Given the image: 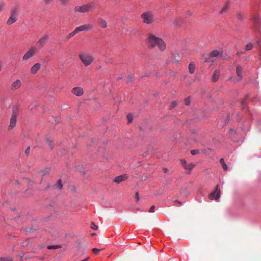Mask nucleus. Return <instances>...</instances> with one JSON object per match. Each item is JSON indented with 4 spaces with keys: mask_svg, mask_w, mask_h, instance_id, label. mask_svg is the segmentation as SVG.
Here are the masks:
<instances>
[{
    "mask_svg": "<svg viewBox=\"0 0 261 261\" xmlns=\"http://www.w3.org/2000/svg\"><path fill=\"white\" fill-rule=\"evenodd\" d=\"M135 197H136L137 201H139V193L138 192H137L136 193Z\"/></svg>",
    "mask_w": 261,
    "mask_h": 261,
    "instance_id": "obj_43",
    "label": "nucleus"
},
{
    "mask_svg": "<svg viewBox=\"0 0 261 261\" xmlns=\"http://www.w3.org/2000/svg\"><path fill=\"white\" fill-rule=\"evenodd\" d=\"M97 23L102 28H106L107 27V23L106 21L102 18H99L98 19Z\"/></svg>",
    "mask_w": 261,
    "mask_h": 261,
    "instance_id": "obj_16",
    "label": "nucleus"
},
{
    "mask_svg": "<svg viewBox=\"0 0 261 261\" xmlns=\"http://www.w3.org/2000/svg\"><path fill=\"white\" fill-rule=\"evenodd\" d=\"M242 71V67L239 65L237 66V68H236V72H237V76L239 78V80H240L242 79V75H241Z\"/></svg>",
    "mask_w": 261,
    "mask_h": 261,
    "instance_id": "obj_21",
    "label": "nucleus"
},
{
    "mask_svg": "<svg viewBox=\"0 0 261 261\" xmlns=\"http://www.w3.org/2000/svg\"><path fill=\"white\" fill-rule=\"evenodd\" d=\"M92 27L89 24H84L75 28L77 33L81 31H88L91 30Z\"/></svg>",
    "mask_w": 261,
    "mask_h": 261,
    "instance_id": "obj_9",
    "label": "nucleus"
},
{
    "mask_svg": "<svg viewBox=\"0 0 261 261\" xmlns=\"http://www.w3.org/2000/svg\"><path fill=\"white\" fill-rule=\"evenodd\" d=\"M141 18L143 21L146 24H151L154 21V15L151 11L145 12L142 14Z\"/></svg>",
    "mask_w": 261,
    "mask_h": 261,
    "instance_id": "obj_4",
    "label": "nucleus"
},
{
    "mask_svg": "<svg viewBox=\"0 0 261 261\" xmlns=\"http://www.w3.org/2000/svg\"><path fill=\"white\" fill-rule=\"evenodd\" d=\"M181 23V20L179 19H176L174 20V23L176 25H179Z\"/></svg>",
    "mask_w": 261,
    "mask_h": 261,
    "instance_id": "obj_35",
    "label": "nucleus"
},
{
    "mask_svg": "<svg viewBox=\"0 0 261 261\" xmlns=\"http://www.w3.org/2000/svg\"><path fill=\"white\" fill-rule=\"evenodd\" d=\"M189 70L190 73L193 74L194 72L195 66L193 63H191L189 65Z\"/></svg>",
    "mask_w": 261,
    "mask_h": 261,
    "instance_id": "obj_23",
    "label": "nucleus"
},
{
    "mask_svg": "<svg viewBox=\"0 0 261 261\" xmlns=\"http://www.w3.org/2000/svg\"><path fill=\"white\" fill-rule=\"evenodd\" d=\"M17 116V112L16 111H13L10 118V124L8 126V129H12L13 128L15 127L16 124Z\"/></svg>",
    "mask_w": 261,
    "mask_h": 261,
    "instance_id": "obj_5",
    "label": "nucleus"
},
{
    "mask_svg": "<svg viewBox=\"0 0 261 261\" xmlns=\"http://www.w3.org/2000/svg\"><path fill=\"white\" fill-rule=\"evenodd\" d=\"M229 8V3L228 2H227L225 3V5L222 8V9H221V10L220 11V13L222 14L226 13L228 11Z\"/></svg>",
    "mask_w": 261,
    "mask_h": 261,
    "instance_id": "obj_19",
    "label": "nucleus"
},
{
    "mask_svg": "<svg viewBox=\"0 0 261 261\" xmlns=\"http://www.w3.org/2000/svg\"><path fill=\"white\" fill-rule=\"evenodd\" d=\"M55 188L61 189L62 187V184L61 180H58L57 184L54 185Z\"/></svg>",
    "mask_w": 261,
    "mask_h": 261,
    "instance_id": "obj_29",
    "label": "nucleus"
},
{
    "mask_svg": "<svg viewBox=\"0 0 261 261\" xmlns=\"http://www.w3.org/2000/svg\"><path fill=\"white\" fill-rule=\"evenodd\" d=\"M164 172H165V173L167 172V169H166V168H164Z\"/></svg>",
    "mask_w": 261,
    "mask_h": 261,
    "instance_id": "obj_50",
    "label": "nucleus"
},
{
    "mask_svg": "<svg viewBox=\"0 0 261 261\" xmlns=\"http://www.w3.org/2000/svg\"><path fill=\"white\" fill-rule=\"evenodd\" d=\"M190 103V100L189 98H187L185 99V104L187 106L189 105Z\"/></svg>",
    "mask_w": 261,
    "mask_h": 261,
    "instance_id": "obj_40",
    "label": "nucleus"
},
{
    "mask_svg": "<svg viewBox=\"0 0 261 261\" xmlns=\"http://www.w3.org/2000/svg\"><path fill=\"white\" fill-rule=\"evenodd\" d=\"M22 85L21 82L20 80L17 79L13 82L11 85V89L12 90H16L19 88Z\"/></svg>",
    "mask_w": 261,
    "mask_h": 261,
    "instance_id": "obj_10",
    "label": "nucleus"
},
{
    "mask_svg": "<svg viewBox=\"0 0 261 261\" xmlns=\"http://www.w3.org/2000/svg\"><path fill=\"white\" fill-rule=\"evenodd\" d=\"M155 206L153 205L151 206V207L149 210L150 212H154L155 211Z\"/></svg>",
    "mask_w": 261,
    "mask_h": 261,
    "instance_id": "obj_41",
    "label": "nucleus"
},
{
    "mask_svg": "<svg viewBox=\"0 0 261 261\" xmlns=\"http://www.w3.org/2000/svg\"><path fill=\"white\" fill-rule=\"evenodd\" d=\"M253 48V45L251 43H249L248 44H247L246 46H245V50L246 51H248V50H251Z\"/></svg>",
    "mask_w": 261,
    "mask_h": 261,
    "instance_id": "obj_30",
    "label": "nucleus"
},
{
    "mask_svg": "<svg viewBox=\"0 0 261 261\" xmlns=\"http://www.w3.org/2000/svg\"><path fill=\"white\" fill-rule=\"evenodd\" d=\"M187 14L190 16L192 15V12L190 11H188Z\"/></svg>",
    "mask_w": 261,
    "mask_h": 261,
    "instance_id": "obj_47",
    "label": "nucleus"
},
{
    "mask_svg": "<svg viewBox=\"0 0 261 261\" xmlns=\"http://www.w3.org/2000/svg\"><path fill=\"white\" fill-rule=\"evenodd\" d=\"M127 118L128 119V123H131L132 121H133V118L132 115L131 114H128Z\"/></svg>",
    "mask_w": 261,
    "mask_h": 261,
    "instance_id": "obj_33",
    "label": "nucleus"
},
{
    "mask_svg": "<svg viewBox=\"0 0 261 261\" xmlns=\"http://www.w3.org/2000/svg\"><path fill=\"white\" fill-rule=\"evenodd\" d=\"M47 172H45V171H41L40 172V174H41L42 176H43V175H45L46 174Z\"/></svg>",
    "mask_w": 261,
    "mask_h": 261,
    "instance_id": "obj_46",
    "label": "nucleus"
},
{
    "mask_svg": "<svg viewBox=\"0 0 261 261\" xmlns=\"http://www.w3.org/2000/svg\"><path fill=\"white\" fill-rule=\"evenodd\" d=\"M72 93L77 96H80L83 94V90L82 88L76 87L73 88Z\"/></svg>",
    "mask_w": 261,
    "mask_h": 261,
    "instance_id": "obj_14",
    "label": "nucleus"
},
{
    "mask_svg": "<svg viewBox=\"0 0 261 261\" xmlns=\"http://www.w3.org/2000/svg\"><path fill=\"white\" fill-rule=\"evenodd\" d=\"M6 3L4 1H0V13H2L5 10Z\"/></svg>",
    "mask_w": 261,
    "mask_h": 261,
    "instance_id": "obj_22",
    "label": "nucleus"
},
{
    "mask_svg": "<svg viewBox=\"0 0 261 261\" xmlns=\"http://www.w3.org/2000/svg\"><path fill=\"white\" fill-rule=\"evenodd\" d=\"M79 57L86 67L90 65L94 59V57L91 54L87 53H82L80 54Z\"/></svg>",
    "mask_w": 261,
    "mask_h": 261,
    "instance_id": "obj_3",
    "label": "nucleus"
},
{
    "mask_svg": "<svg viewBox=\"0 0 261 261\" xmlns=\"http://www.w3.org/2000/svg\"><path fill=\"white\" fill-rule=\"evenodd\" d=\"M45 141L46 144L49 146L50 149H53V145L52 144V139L50 137L47 136L45 138Z\"/></svg>",
    "mask_w": 261,
    "mask_h": 261,
    "instance_id": "obj_18",
    "label": "nucleus"
},
{
    "mask_svg": "<svg viewBox=\"0 0 261 261\" xmlns=\"http://www.w3.org/2000/svg\"><path fill=\"white\" fill-rule=\"evenodd\" d=\"M0 261H12V259L9 257L1 258Z\"/></svg>",
    "mask_w": 261,
    "mask_h": 261,
    "instance_id": "obj_38",
    "label": "nucleus"
},
{
    "mask_svg": "<svg viewBox=\"0 0 261 261\" xmlns=\"http://www.w3.org/2000/svg\"><path fill=\"white\" fill-rule=\"evenodd\" d=\"M195 165L194 163H191L187 165V166L185 168L186 170H191L194 167Z\"/></svg>",
    "mask_w": 261,
    "mask_h": 261,
    "instance_id": "obj_27",
    "label": "nucleus"
},
{
    "mask_svg": "<svg viewBox=\"0 0 261 261\" xmlns=\"http://www.w3.org/2000/svg\"><path fill=\"white\" fill-rule=\"evenodd\" d=\"M88 260V258H87V259H85V260H82V261H86V260Z\"/></svg>",
    "mask_w": 261,
    "mask_h": 261,
    "instance_id": "obj_51",
    "label": "nucleus"
},
{
    "mask_svg": "<svg viewBox=\"0 0 261 261\" xmlns=\"http://www.w3.org/2000/svg\"><path fill=\"white\" fill-rule=\"evenodd\" d=\"M93 252L95 254H98V252L100 251V249H97V248H93L92 249Z\"/></svg>",
    "mask_w": 261,
    "mask_h": 261,
    "instance_id": "obj_39",
    "label": "nucleus"
},
{
    "mask_svg": "<svg viewBox=\"0 0 261 261\" xmlns=\"http://www.w3.org/2000/svg\"><path fill=\"white\" fill-rule=\"evenodd\" d=\"M49 39V37L47 35H44L42 36L36 43V45L38 47V48L41 49L43 47L48 41Z\"/></svg>",
    "mask_w": 261,
    "mask_h": 261,
    "instance_id": "obj_7",
    "label": "nucleus"
},
{
    "mask_svg": "<svg viewBox=\"0 0 261 261\" xmlns=\"http://www.w3.org/2000/svg\"><path fill=\"white\" fill-rule=\"evenodd\" d=\"M54 0H43L45 4H49L51 3Z\"/></svg>",
    "mask_w": 261,
    "mask_h": 261,
    "instance_id": "obj_45",
    "label": "nucleus"
},
{
    "mask_svg": "<svg viewBox=\"0 0 261 261\" xmlns=\"http://www.w3.org/2000/svg\"><path fill=\"white\" fill-rule=\"evenodd\" d=\"M41 68V64L39 63L35 64L30 69V72L32 74H36Z\"/></svg>",
    "mask_w": 261,
    "mask_h": 261,
    "instance_id": "obj_13",
    "label": "nucleus"
},
{
    "mask_svg": "<svg viewBox=\"0 0 261 261\" xmlns=\"http://www.w3.org/2000/svg\"><path fill=\"white\" fill-rule=\"evenodd\" d=\"M220 71L219 70H216L215 71L212 77V80L213 82H216L218 80L220 75Z\"/></svg>",
    "mask_w": 261,
    "mask_h": 261,
    "instance_id": "obj_17",
    "label": "nucleus"
},
{
    "mask_svg": "<svg viewBox=\"0 0 261 261\" xmlns=\"http://www.w3.org/2000/svg\"><path fill=\"white\" fill-rule=\"evenodd\" d=\"M128 176L126 174H123L115 177L114 181L116 183H120L127 179Z\"/></svg>",
    "mask_w": 261,
    "mask_h": 261,
    "instance_id": "obj_12",
    "label": "nucleus"
},
{
    "mask_svg": "<svg viewBox=\"0 0 261 261\" xmlns=\"http://www.w3.org/2000/svg\"><path fill=\"white\" fill-rule=\"evenodd\" d=\"M17 20V16L10 15L6 22L7 25H11L15 23Z\"/></svg>",
    "mask_w": 261,
    "mask_h": 261,
    "instance_id": "obj_15",
    "label": "nucleus"
},
{
    "mask_svg": "<svg viewBox=\"0 0 261 261\" xmlns=\"http://www.w3.org/2000/svg\"><path fill=\"white\" fill-rule=\"evenodd\" d=\"M237 17L239 19H241V14H238L237 16Z\"/></svg>",
    "mask_w": 261,
    "mask_h": 261,
    "instance_id": "obj_48",
    "label": "nucleus"
},
{
    "mask_svg": "<svg viewBox=\"0 0 261 261\" xmlns=\"http://www.w3.org/2000/svg\"><path fill=\"white\" fill-rule=\"evenodd\" d=\"M30 147H28L27 149L25 150V153L27 154V155H28L29 153H30Z\"/></svg>",
    "mask_w": 261,
    "mask_h": 261,
    "instance_id": "obj_42",
    "label": "nucleus"
},
{
    "mask_svg": "<svg viewBox=\"0 0 261 261\" xmlns=\"http://www.w3.org/2000/svg\"><path fill=\"white\" fill-rule=\"evenodd\" d=\"M147 43L149 47L154 48L158 47L161 51H163L166 48V44L163 40L152 34L148 35L147 38Z\"/></svg>",
    "mask_w": 261,
    "mask_h": 261,
    "instance_id": "obj_1",
    "label": "nucleus"
},
{
    "mask_svg": "<svg viewBox=\"0 0 261 261\" xmlns=\"http://www.w3.org/2000/svg\"><path fill=\"white\" fill-rule=\"evenodd\" d=\"M220 197V190L218 188V186H217L215 190L210 194L209 196V198L211 200H213L215 199L216 200H218Z\"/></svg>",
    "mask_w": 261,
    "mask_h": 261,
    "instance_id": "obj_8",
    "label": "nucleus"
},
{
    "mask_svg": "<svg viewBox=\"0 0 261 261\" xmlns=\"http://www.w3.org/2000/svg\"><path fill=\"white\" fill-rule=\"evenodd\" d=\"M60 246L58 245H49L47 246L48 249H55L59 248Z\"/></svg>",
    "mask_w": 261,
    "mask_h": 261,
    "instance_id": "obj_31",
    "label": "nucleus"
},
{
    "mask_svg": "<svg viewBox=\"0 0 261 261\" xmlns=\"http://www.w3.org/2000/svg\"><path fill=\"white\" fill-rule=\"evenodd\" d=\"M59 3L61 5H68L70 4L71 0H58Z\"/></svg>",
    "mask_w": 261,
    "mask_h": 261,
    "instance_id": "obj_24",
    "label": "nucleus"
},
{
    "mask_svg": "<svg viewBox=\"0 0 261 261\" xmlns=\"http://www.w3.org/2000/svg\"><path fill=\"white\" fill-rule=\"evenodd\" d=\"M38 49L35 47H31L23 56V60H27L38 53Z\"/></svg>",
    "mask_w": 261,
    "mask_h": 261,
    "instance_id": "obj_6",
    "label": "nucleus"
},
{
    "mask_svg": "<svg viewBox=\"0 0 261 261\" xmlns=\"http://www.w3.org/2000/svg\"><path fill=\"white\" fill-rule=\"evenodd\" d=\"M177 106V103L176 101H173L171 102L170 106V109H173Z\"/></svg>",
    "mask_w": 261,
    "mask_h": 261,
    "instance_id": "obj_34",
    "label": "nucleus"
},
{
    "mask_svg": "<svg viewBox=\"0 0 261 261\" xmlns=\"http://www.w3.org/2000/svg\"><path fill=\"white\" fill-rule=\"evenodd\" d=\"M130 81H131V77H130V76H129V77H128V81H127V82H130Z\"/></svg>",
    "mask_w": 261,
    "mask_h": 261,
    "instance_id": "obj_49",
    "label": "nucleus"
},
{
    "mask_svg": "<svg viewBox=\"0 0 261 261\" xmlns=\"http://www.w3.org/2000/svg\"><path fill=\"white\" fill-rule=\"evenodd\" d=\"M252 21L254 23L255 28H258L259 27V25L261 22V19L259 15H254L252 19Z\"/></svg>",
    "mask_w": 261,
    "mask_h": 261,
    "instance_id": "obj_11",
    "label": "nucleus"
},
{
    "mask_svg": "<svg viewBox=\"0 0 261 261\" xmlns=\"http://www.w3.org/2000/svg\"><path fill=\"white\" fill-rule=\"evenodd\" d=\"M96 6V4L94 1L89 2L81 6H76L74 8V12L76 13H86L93 11Z\"/></svg>",
    "mask_w": 261,
    "mask_h": 261,
    "instance_id": "obj_2",
    "label": "nucleus"
},
{
    "mask_svg": "<svg viewBox=\"0 0 261 261\" xmlns=\"http://www.w3.org/2000/svg\"><path fill=\"white\" fill-rule=\"evenodd\" d=\"M260 55H261V49H260Z\"/></svg>",
    "mask_w": 261,
    "mask_h": 261,
    "instance_id": "obj_53",
    "label": "nucleus"
},
{
    "mask_svg": "<svg viewBox=\"0 0 261 261\" xmlns=\"http://www.w3.org/2000/svg\"><path fill=\"white\" fill-rule=\"evenodd\" d=\"M230 133L231 135H234L236 134V132L234 129H230Z\"/></svg>",
    "mask_w": 261,
    "mask_h": 261,
    "instance_id": "obj_44",
    "label": "nucleus"
},
{
    "mask_svg": "<svg viewBox=\"0 0 261 261\" xmlns=\"http://www.w3.org/2000/svg\"><path fill=\"white\" fill-rule=\"evenodd\" d=\"M91 227L94 230H97L98 229V226L93 223H92Z\"/></svg>",
    "mask_w": 261,
    "mask_h": 261,
    "instance_id": "obj_37",
    "label": "nucleus"
},
{
    "mask_svg": "<svg viewBox=\"0 0 261 261\" xmlns=\"http://www.w3.org/2000/svg\"><path fill=\"white\" fill-rule=\"evenodd\" d=\"M77 33L76 29H75V30L72 31V32H71L70 33H69L67 36V39H70L71 38H72V37H73L75 35H76V34Z\"/></svg>",
    "mask_w": 261,
    "mask_h": 261,
    "instance_id": "obj_26",
    "label": "nucleus"
},
{
    "mask_svg": "<svg viewBox=\"0 0 261 261\" xmlns=\"http://www.w3.org/2000/svg\"><path fill=\"white\" fill-rule=\"evenodd\" d=\"M18 10L16 8L12 9L10 11V15L17 16Z\"/></svg>",
    "mask_w": 261,
    "mask_h": 261,
    "instance_id": "obj_28",
    "label": "nucleus"
},
{
    "mask_svg": "<svg viewBox=\"0 0 261 261\" xmlns=\"http://www.w3.org/2000/svg\"><path fill=\"white\" fill-rule=\"evenodd\" d=\"M221 56V53L217 50H213L211 52L210 54V56L211 57H220Z\"/></svg>",
    "mask_w": 261,
    "mask_h": 261,
    "instance_id": "obj_20",
    "label": "nucleus"
},
{
    "mask_svg": "<svg viewBox=\"0 0 261 261\" xmlns=\"http://www.w3.org/2000/svg\"><path fill=\"white\" fill-rule=\"evenodd\" d=\"M244 103V101H242V105H243Z\"/></svg>",
    "mask_w": 261,
    "mask_h": 261,
    "instance_id": "obj_52",
    "label": "nucleus"
},
{
    "mask_svg": "<svg viewBox=\"0 0 261 261\" xmlns=\"http://www.w3.org/2000/svg\"><path fill=\"white\" fill-rule=\"evenodd\" d=\"M220 162L221 164H222V166L223 167V168L224 170H227L228 169L227 165L225 164L224 162V159L223 158H221L220 160Z\"/></svg>",
    "mask_w": 261,
    "mask_h": 261,
    "instance_id": "obj_25",
    "label": "nucleus"
},
{
    "mask_svg": "<svg viewBox=\"0 0 261 261\" xmlns=\"http://www.w3.org/2000/svg\"><path fill=\"white\" fill-rule=\"evenodd\" d=\"M190 152L192 155H195L196 154H199L200 151L199 150H191Z\"/></svg>",
    "mask_w": 261,
    "mask_h": 261,
    "instance_id": "obj_32",
    "label": "nucleus"
},
{
    "mask_svg": "<svg viewBox=\"0 0 261 261\" xmlns=\"http://www.w3.org/2000/svg\"><path fill=\"white\" fill-rule=\"evenodd\" d=\"M181 162L182 163V165L183 166L184 168H185L188 165V164L187 163L185 159H182V160H181Z\"/></svg>",
    "mask_w": 261,
    "mask_h": 261,
    "instance_id": "obj_36",
    "label": "nucleus"
}]
</instances>
